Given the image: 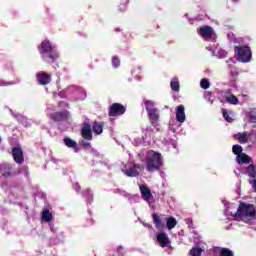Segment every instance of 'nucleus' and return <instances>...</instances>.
Returning <instances> with one entry per match:
<instances>
[{
    "instance_id": "nucleus-32",
    "label": "nucleus",
    "mask_w": 256,
    "mask_h": 256,
    "mask_svg": "<svg viewBox=\"0 0 256 256\" xmlns=\"http://www.w3.org/2000/svg\"><path fill=\"white\" fill-rule=\"evenodd\" d=\"M170 87H171L172 91H179V81L172 80L170 82Z\"/></svg>"
},
{
    "instance_id": "nucleus-34",
    "label": "nucleus",
    "mask_w": 256,
    "mask_h": 256,
    "mask_svg": "<svg viewBox=\"0 0 256 256\" xmlns=\"http://www.w3.org/2000/svg\"><path fill=\"white\" fill-rule=\"evenodd\" d=\"M250 123H252L254 125V127H256V112L255 111L250 112Z\"/></svg>"
},
{
    "instance_id": "nucleus-15",
    "label": "nucleus",
    "mask_w": 256,
    "mask_h": 256,
    "mask_svg": "<svg viewBox=\"0 0 256 256\" xmlns=\"http://www.w3.org/2000/svg\"><path fill=\"white\" fill-rule=\"evenodd\" d=\"M185 119H187V117L185 116V107L183 105L177 106L176 121H178V123H185Z\"/></svg>"
},
{
    "instance_id": "nucleus-31",
    "label": "nucleus",
    "mask_w": 256,
    "mask_h": 256,
    "mask_svg": "<svg viewBox=\"0 0 256 256\" xmlns=\"http://www.w3.org/2000/svg\"><path fill=\"white\" fill-rule=\"evenodd\" d=\"M200 86L202 89H209V87H211V83L207 78H204L200 81Z\"/></svg>"
},
{
    "instance_id": "nucleus-28",
    "label": "nucleus",
    "mask_w": 256,
    "mask_h": 256,
    "mask_svg": "<svg viewBox=\"0 0 256 256\" xmlns=\"http://www.w3.org/2000/svg\"><path fill=\"white\" fill-rule=\"evenodd\" d=\"M219 256H235L229 248H220Z\"/></svg>"
},
{
    "instance_id": "nucleus-39",
    "label": "nucleus",
    "mask_w": 256,
    "mask_h": 256,
    "mask_svg": "<svg viewBox=\"0 0 256 256\" xmlns=\"http://www.w3.org/2000/svg\"><path fill=\"white\" fill-rule=\"evenodd\" d=\"M115 31H116V33H119V31H121V29L115 28Z\"/></svg>"
},
{
    "instance_id": "nucleus-4",
    "label": "nucleus",
    "mask_w": 256,
    "mask_h": 256,
    "mask_svg": "<svg viewBox=\"0 0 256 256\" xmlns=\"http://www.w3.org/2000/svg\"><path fill=\"white\" fill-rule=\"evenodd\" d=\"M234 51L242 63H249L251 57H253L251 48L248 45H238L234 48Z\"/></svg>"
},
{
    "instance_id": "nucleus-11",
    "label": "nucleus",
    "mask_w": 256,
    "mask_h": 256,
    "mask_svg": "<svg viewBox=\"0 0 256 256\" xmlns=\"http://www.w3.org/2000/svg\"><path fill=\"white\" fill-rule=\"evenodd\" d=\"M213 27L211 26H201L198 29V35H200V37H203V39H211L213 37Z\"/></svg>"
},
{
    "instance_id": "nucleus-36",
    "label": "nucleus",
    "mask_w": 256,
    "mask_h": 256,
    "mask_svg": "<svg viewBox=\"0 0 256 256\" xmlns=\"http://www.w3.org/2000/svg\"><path fill=\"white\" fill-rule=\"evenodd\" d=\"M250 185L253 187L255 193H256V179L249 180Z\"/></svg>"
},
{
    "instance_id": "nucleus-35",
    "label": "nucleus",
    "mask_w": 256,
    "mask_h": 256,
    "mask_svg": "<svg viewBox=\"0 0 256 256\" xmlns=\"http://www.w3.org/2000/svg\"><path fill=\"white\" fill-rule=\"evenodd\" d=\"M83 197H91V190L86 189L82 192Z\"/></svg>"
},
{
    "instance_id": "nucleus-1",
    "label": "nucleus",
    "mask_w": 256,
    "mask_h": 256,
    "mask_svg": "<svg viewBox=\"0 0 256 256\" xmlns=\"http://www.w3.org/2000/svg\"><path fill=\"white\" fill-rule=\"evenodd\" d=\"M38 51L45 63H55L59 59V52H57L55 46L51 45L49 40L42 41L38 46Z\"/></svg>"
},
{
    "instance_id": "nucleus-24",
    "label": "nucleus",
    "mask_w": 256,
    "mask_h": 256,
    "mask_svg": "<svg viewBox=\"0 0 256 256\" xmlns=\"http://www.w3.org/2000/svg\"><path fill=\"white\" fill-rule=\"evenodd\" d=\"M42 219L46 223H51V221H53V214H51V212L48 209L43 210Z\"/></svg>"
},
{
    "instance_id": "nucleus-14",
    "label": "nucleus",
    "mask_w": 256,
    "mask_h": 256,
    "mask_svg": "<svg viewBox=\"0 0 256 256\" xmlns=\"http://www.w3.org/2000/svg\"><path fill=\"white\" fill-rule=\"evenodd\" d=\"M139 190H140L143 201H149V199L153 197V193H151L150 187L145 185H140Z\"/></svg>"
},
{
    "instance_id": "nucleus-26",
    "label": "nucleus",
    "mask_w": 256,
    "mask_h": 256,
    "mask_svg": "<svg viewBox=\"0 0 256 256\" xmlns=\"http://www.w3.org/2000/svg\"><path fill=\"white\" fill-rule=\"evenodd\" d=\"M232 153H234V155H236V157L241 155L243 153V147L239 144L233 145Z\"/></svg>"
},
{
    "instance_id": "nucleus-19",
    "label": "nucleus",
    "mask_w": 256,
    "mask_h": 256,
    "mask_svg": "<svg viewBox=\"0 0 256 256\" xmlns=\"http://www.w3.org/2000/svg\"><path fill=\"white\" fill-rule=\"evenodd\" d=\"M225 95H230L226 97V102L230 105H239V99L235 94H231V90L225 92Z\"/></svg>"
},
{
    "instance_id": "nucleus-37",
    "label": "nucleus",
    "mask_w": 256,
    "mask_h": 256,
    "mask_svg": "<svg viewBox=\"0 0 256 256\" xmlns=\"http://www.w3.org/2000/svg\"><path fill=\"white\" fill-rule=\"evenodd\" d=\"M82 147H85V148L91 147V143L86 142V141H82Z\"/></svg>"
},
{
    "instance_id": "nucleus-25",
    "label": "nucleus",
    "mask_w": 256,
    "mask_h": 256,
    "mask_svg": "<svg viewBox=\"0 0 256 256\" xmlns=\"http://www.w3.org/2000/svg\"><path fill=\"white\" fill-rule=\"evenodd\" d=\"M166 225L169 231H171V229H175V227L177 226V219H175L174 217L167 218Z\"/></svg>"
},
{
    "instance_id": "nucleus-40",
    "label": "nucleus",
    "mask_w": 256,
    "mask_h": 256,
    "mask_svg": "<svg viewBox=\"0 0 256 256\" xmlns=\"http://www.w3.org/2000/svg\"><path fill=\"white\" fill-rule=\"evenodd\" d=\"M232 1H233V3H238L239 0H232Z\"/></svg>"
},
{
    "instance_id": "nucleus-2",
    "label": "nucleus",
    "mask_w": 256,
    "mask_h": 256,
    "mask_svg": "<svg viewBox=\"0 0 256 256\" xmlns=\"http://www.w3.org/2000/svg\"><path fill=\"white\" fill-rule=\"evenodd\" d=\"M234 217H236V219L239 221H243L244 223L253 221V219L256 217L255 205L247 202H240Z\"/></svg>"
},
{
    "instance_id": "nucleus-29",
    "label": "nucleus",
    "mask_w": 256,
    "mask_h": 256,
    "mask_svg": "<svg viewBox=\"0 0 256 256\" xmlns=\"http://www.w3.org/2000/svg\"><path fill=\"white\" fill-rule=\"evenodd\" d=\"M221 112H222V115H223L225 121H227L228 123H233V118L231 116H229V112H227V109L222 108Z\"/></svg>"
},
{
    "instance_id": "nucleus-20",
    "label": "nucleus",
    "mask_w": 256,
    "mask_h": 256,
    "mask_svg": "<svg viewBox=\"0 0 256 256\" xmlns=\"http://www.w3.org/2000/svg\"><path fill=\"white\" fill-rule=\"evenodd\" d=\"M152 219H153L155 227L157 229H163V227H165L163 220H161V217H159V215L157 213L152 214Z\"/></svg>"
},
{
    "instance_id": "nucleus-10",
    "label": "nucleus",
    "mask_w": 256,
    "mask_h": 256,
    "mask_svg": "<svg viewBox=\"0 0 256 256\" xmlns=\"http://www.w3.org/2000/svg\"><path fill=\"white\" fill-rule=\"evenodd\" d=\"M156 239L160 247H171V240L169 239V236H167V233L165 232L158 233L156 236Z\"/></svg>"
},
{
    "instance_id": "nucleus-23",
    "label": "nucleus",
    "mask_w": 256,
    "mask_h": 256,
    "mask_svg": "<svg viewBox=\"0 0 256 256\" xmlns=\"http://www.w3.org/2000/svg\"><path fill=\"white\" fill-rule=\"evenodd\" d=\"M64 144L66 147H69L70 149H75V151H78L77 148V142L69 137L64 138Z\"/></svg>"
},
{
    "instance_id": "nucleus-38",
    "label": "nucleus",
    "mask_w": 256,
    "mask_h": 256,
    "mask_svg": "<svg viewBox=\"0 0 256 256\" xmlns=\"http://www.w3.org/2000/svg\"><path fill=\"white\" fill-rule=\"evenodd\" d=\"M73 188L75 189V191H79L81 189V185H79V183H75L73 185Z\"/></svg>"
},
{
    "instance_id": "nucleus-18",
    "label": "nucleus",
    "mask_w": 256,
    "mask_h": 256,
    "mask_svg": "<svg viewBox=\"0 0 256 256\" xmlns=\"http://www.w3.org/2000/svg\"><path fill=\"white\" fill-rule=\"evenodd\" d=\"M157 111V108L148 111V117L150 119L151 125H155V123L159 121V113Z\"/></svg>"
},
{
    "instance_id": "nucleus-5",
    "label": "nucleus",
    "mask_w": 256,
    "mask_h": 256,
    "mask_svg": "<svg viewBox=\"0 0 256 256\" xmlns=\"http://www.w3.org/2000/svg\"><path fill=\"white\" fill-rule=\"evenodd\" d=\"M49 118L53 123H63L65 121H69V111H56L49 114Z\"/></svg>"
},
{
    "instance_id": "nucleus-27",
    "label": "nucleus",
    "mask_w": 256,
    "mask_h": 256,
    "mask_svg": "<svg viewBox=\"0 0 256 256\" xmlns=\"http://www.w3.org/2000/svg\"><path fill=\"white\" fill-rule=\"evenodd\" d=\"M201 253H203V249L200 247H193L190 251H189V255L190 256H201Z\"/></svg>"
},
{
    "instance_id": "nucleus-42",
    "label": "nucleus",
    "mask_w": 256,
    "mask_h": 256,
    "mask_svg": "<svg viewBox=\"0 0 256 256\" xmlns=\"http://www.w3.org/2000/svg\"><path fill=\"white\" fill-rule=\"evenodd\" d=\"M0 143H1V138H0Z\"/></svg>"
},
{
    "instance_id": "nucleus-12",
    "label": "nucleus",
    "mask_w": 256,
    "mask_h": 256,
    "mask_svg": "<svg viewBox=\"0 0 256 256\" xmlns=\"http://www.w3.org/2000/svg\"><path fill=\"white\" fill-rule=\"evenodd\" d=\"M12 157L15 163H18V165H21L25 161L21 147L12 148Z\"/></svg>"
},
{
    "instance_id": "nucleus-17",
    "label": "nucleus",
    "mask_w": 256,
    "mask_h": 256,
    "mask_svg": "<svg viewBox=\"0 0 256 256\" xmlns=\"http://www.w3.org/2000/svg\"><path fill=\"white\" fill-rule=\"evenodd\" d=\"M103 127H105V122L94 121L92 131H94L96 135H101V133H103Z\"/></svg>"
},
{
    "instance_id": "nucleus-6",
    "label": "nucleus",
    "mask_w": 256,
    "mask_h": 256,
    "mask_svg": "<svg viewBox=\"0 0 256 256\" xmlns=\"http://www.w3.org/2000/svg\"><path fill=\"white\" fill-rule=\"evenodd\" d=\"M125 111L127 108L123 106L121 103H113L108 110L109 117H121V115H125Z\"/></svg>"
},
{
    "instance_id": "nucleus-30",
    "label": "nucleus",
    "mask_w": 256,
    "mask_h": 256,
    "mask_svg": "<svg viewBox=\"0 0 256 256\" xmlns=\"http://www.w3.org/2000/svg\"><path fill=\"white\" fill-rule=\"evenodd\" d=\"M144 104H145V107H146V111L149 112V111H152L154 106H155V103L151 100H144Z\"/></svg>"
},
{
    "instance_id": "nucleus-16",
    "label": "nucleus",
    "mask_w": 256,
    "mask_h": 256,
    "mask_svg": "<svg viewBox=\"0 0 256 256\" xmlns=\"http://www.w3.org/2000/svg\"><path fill=\"white\" fill-rule=\"evenodd\" d=\"M236 161L239 163V165H247L248 163H251V157L242 152L236 156Z\"/></svg>"
},
{
    "instance_id": "nucleus-13",
    "label": "nucleus",
    "mask_w": 256,
    "mask_h": 256,
    "mask_svg": "<svg viewBox=\"0 0 256 256\" xmlns=\"http://www.w3.org/2000/svg\"><path fill=\"white\" fill-rule=\"evenodd\" d=\"M81 135L83 139H86V141H93V131L91 130V124H84L81 130Z\"/></svg>"
},
{
    "instance_id": "nucleus-3",
    "label": "nucleus",
    "mask_w": 256,
    "mask_h": 256,
    "mask_svg": "<svg viewBox=\"0 0 256 256\" xmlns=\"http://www.w3.org/2000/svg\"><path fill=\"white\" fill-rule=\"evenodd\" d=\"M163 167V155L155 150L148 151L146 155V170L148 173H155L161 171Z\"/></svg>"
},
{
    "instance_id": "nucleus-8",
    "label": "nucleus",
    "mask_w": 256,
    "mask_h": 256,
    "mask_svg": "<svg viewBox=\"0 0 256 256\" xmlns=\"http://www.w3.org/2000/svg\"><path fill=\"white\" fill-rule=\"evenodd\" d=\"M141 169H143V166H141V164L134 163L126 170H123V173L126 175V177H139Z\"/></svg>"
},
{
    "instance_id": "nucleus-21",
    "label": "nucleus",
    "mask_w": 256,
    "mask_h": 256,
    "mask_svg": "<svg viewBox=\"0 0 256 256\" xmlns=\"http://www.w3.org/2000/svg\"><path fill=\"white\" fill-rule=\"evenodd\" d=\"M234 139H238V141H239V143H241V145H245V143H248V141H249V138L247 137V132L235 134Z\"/></svg>"
},
{
    "instance_id": "nucleus-7",
    "label": "nucleus",
    "mask_w": 256,
    "mask_h": 256,
    "mask_svg": "<svg viewBox=\"0 0 256 256\" xmlns=\"http://www.w3.org/2000/svg\"><path fill=\"white\" fill-rule=\"evenodd\" d=\"M0 174L6 179L9 177L17 176V172L13 170V164L2 163L0 164Z\"/></svg>"
},
{
    "instance_id": "nucleus-22",
    "label": "nucleus",
    "mask_w": 256,
    "mask_h": 256,
    "mask_svg": "<svg viewBox=\"0 0 256 256\" xmlns=\"http://www.w3.org/2000/svg\"><path fill=\"white\" fill-rule=\"evenodd\" d=\"M246 175H248L250 179H256V168L254 164H249L246 167Z\"/></svg>"
},
{
    "instance_id": "nucleus-9",
    "label": "nucleus",
    "mask_w": 256,
    "mask_h": 256,
    "mask_svg": "<svg viewBox=\"0 0 256 256\" xmlns=\"http://www.w3.org/2000/svg\"><path fill=\"white\" fill-rule=\"evenodd\" d=\"M36 79L39 85H49L51 83V74L40 71L36 74Z\"/></svg>"
},
{
    "instance_id": "nucleus-41",
    "label": "nucleus",
    "mask_w": 256,
    "mask_h": 256,
    "mask_svg": "<svg viewBox=\"0 0 256 256\" xmlns=\"http://www.w3.org/2000/svg\"><path fill=\"white\" fill-rule=\"evenodd\" d=\"M121 249H123L122 247H120L119 249H118V253H119V251H121Z\"/></svg>"
},
{
    "instance_id": "nucleus-33",
    "label": "nucleus",
    "mask_w": 256,
    "mask_h": 256,
    "mask_svg": "<svg viewBox=\"0 0 256 256\" xmlns=\"http://www.w3.org/2000/svg\"><path fill=\"white\" fill-rule=\"evenodd\" d=\"M112 65L115 69H117V67H119V65H121V60L117 56H114L112 58Z\"/></svg>"
}]
</instances>
